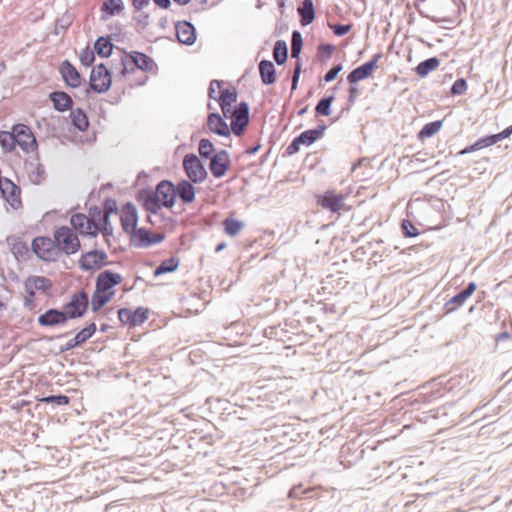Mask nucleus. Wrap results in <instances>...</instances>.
<instances>
[{"label": "nucleus", "mask_w": 512, "mask_h": 512, "mask_svg": "<svg viewBox=\"0 0 512 512\" xmlns=\"http://www.w3.org/2000/svg\"><path fill=\"white\" fill-rule=\"evenodd\" d=\"M121 274L104 270L96 277L95 290L91 298V310L100 311L115 295L114 287L122 282Z\"/></svg>", "instance_id": "f257e3e1"}, {"label": "nucleus", "mask_w": 512, "mask_h": 512, "mask_svg": "<svg viewBox=\"0 0 512 512\" xmlns=\"http://www.w3.org/2000/svg\"><path fill=\"white\" fill-rule=\"evenodd\" d=\"M112 86V73L104 63H100L92 68L88 87L84 90L85 97L90 92L101 94L107 92Z\"/></svg>", "instance_id": "f03ea898"}, {"label": "nucleus", "mask_w": 512, "mask_h": 512, "mask_svg": "<svg viewBox=\"0 0 512 512\" xmlns=\"http://www.w3.org/2000/svg\"><path fill=\"white\" fill-rule=\"evenodd\" d=\"M53 237L57 244V249L60 250V256L64 253L72 255L81 249L80 240L70 227L60 226L54 230Z\"/></svg>", "instance_id": "7ed1b4c3"}, {"label": "nucleus", "mask_w": 512, "mask_h": 512, "mask_svg": "<svg viewBox=\"0 0 512 512\" xmlns=\"http://www.w3.org/2000/svg\"><path fill=\"white\" fill-rule=\"evenodd\" d=\"M31 250L40 260L45 262H54L60 257V250L57 249L54 238L51 239L46 236L35 237L31 242Z\"/></svg>", "instance_id": "20e7f679"}, {"label": "nucleus", "mask_w": 512, "mask_h": 512, "mask_svg": "<svg viewBox=\"0 0 512 512\" xmlns=\"http://www.w3.org/2000/svg\"><path fill=\"white\" fill-rule=\"evenodd\" d=\"M123 71L125 75L128 72H133L136 68L145 72L153 71L156 66L154 60L147 54L139 51L126 52L122 57Z\"/></svg>", "instance_id": "39448f33"}, {"label": "nucleus", "mask_w": 512, "mask_h": 512, "mask_svg": "<svg viewBox=\"0 0 512 512\" xmlns=\"http://www.w3.org/2000/svg\"><path fill=\"white\" fill-rule=\"evenodd\" d=\"M12 128L15 146H19L25 153L36 152L38 160V143L31 128L23 123L14 124Z\"/></svg>", "instance_id": "423d86ee"}, {"label": "nucleus", "mask_w": 512, "mask_h": 512, "mask_svg": "<svg viewBox=\"0 0 512 512\" xmlns=\"http://www.w3.org/2000/svg\"><path fill=\"white\" fill-rule=\"evenodd\" d=\"M183 169L188 179L195 184L202 183L208 177V172L203 162L194 153H188L184 156Z\"/></svg>", "instance_id": "0eeeda50"}, {"label": "nucleus", "mask_w": 512, "mask_h": 512, "mask_svg": "<svg viewBox=\"0 0 512 512\" xmlns=\"http://www.w3.org/2000/svg\"><path fill=\"white\" fill-rule=\"evenodd\" d=\"M89 307L88 294L84 290L74 293L70 300L62 307L65 316L70 319H76L84 316Z\"/></svg>", "instance_id": "6e6552de"}, {"label": "nucleus", "mask_w": 512, "mask_h": 512, "mask_svg": "<svg viewBox=\"0 0 512 512\" xmlns=\"http://www.w3.org/2000/svg\"><path fill=\"white\" fill-rule=\"evenodd\" d=\"M249 123V104L246 101H241L233 108L231 115V124L229 127L231 129V132H233L235 136L241 137L244 134Z\"/></svg>", "instance_id": "1a4fd4ad"}, {"label": "nucleus", "mask_w": 512, "mask_h": 512, "mask_svg": "<svg viewBox=\"0 0 512 512\" xmlns=\"http://www.w3.org/2000/svg\"><path fill=\"white\" fill-rule=\"evenodd\" d=\"M128 235L130 236V245L136 248H148L165 239L164 233L152 234L151 231L145 227H137Z\"/></svg>", "instance_id": "9d476101"}, {"label": "nucleus", "mask_w": 512, "mask_h": 512, "mask_svg": "<svg viewBox=\"0 0 512 512\" xmlns=\"http://www.w3.org/2000/svg\"><path fill=\"white\" fill-rule=\"evenodd\" d=\"M107 258L104 250L92 249L81 255L78 265L83 271L100 270L109 264Z\"/></svg>", "instance_id": "9b49d317"}, {"label": "nucleus", "mask_w": 512, "mask_h": 512, "mask_svg": "<svg viewBox=\"0 0 512 512\" xmlns=\"http://www.w3.org/2000/svg\"><path fill=\"white\" fill-rule=\"evenodd\" d=\"M382 56L383 55L381 52L376 53L372 56V58L369 61L354 68L347 75V82L349 84H357L359 81H362L370 77L377 68L378 61L382 58Z\"/></svg>", "instance_id": "f8f14e48"}, {"label": "nucleus", "mask_w": 512, "mask_h": 512, "mask_svg": "<svg viewBox=\"0 0 512 512\" xmlns=\"http://www.w3.org/2000/svg\"><path fill=\"white\" fill-rule=\"evenodd\" d=\"M316 202L331 213H339L345 207V196L335 190H328L323 194L316 195Z\"/></svg>", "instance_id": "ddd939ff"}, {"label": "nucleus", "mask_w": 512, "mask_h": 512, "mask_svg": "<svg viewBox=\"0 0 512 512\" xmlns=\"http://www.w3.org/2000/svg\"><path fill=\"white\" fill-rule=\"evenodd\" d=\"M149 309L137 307L135 310L129 308H120L118 310V319L122 324L130 328L143 324L148 319Z\"/></svg>", "instance_id": "4468645a"}, {"label": "nucleus", "mask_w": 512, "mask_h": 512, "mask_svg": "<svg viewBox=\"0 0 512 512\" xmlns=\"http://www.w3.org/2000/svg\"><path fill=\"white\" fill-rule=\"evenodd\" d=\"M72 230L76 234L88 237H96L99 234V227L95 223L89 222L88 217L83 213H75L70 218Z\"/></svg>", "instance_id": "2eb2a0df"}, {"label": "nucleus", "mask_w": 512, "mask_h": 512, "mask_svg": "<svg viewBox=\"0 0 512 512\" xmlns=\"http://www.w3.org/2000/svg\"><path fill=\"white\" fill-rule=\"evenodd\" d=\"M155 194L159 196L161 207L171 209L175 205L177 193L175 192V184L170 180H161L155 189Z\"/></svg>", "instance_id": "dca6fc26"}, {"label": "nucleus", "mask_w": 512, "mask_h": 512, "mask_svg": "<svg viewBox=\"0 0 512 512\" xmlns=\"http://www.w3.org/2000/svg\"><path fill=\"white\" fill-rule=\"evenodd\" d=\"M208 166L211 174L215 178H222L231 166V159L229 153L226 150L217 151L211 157Z\"/></svg>", "instance_id": "f3484780"}, {"label": "nucleus", "mask_w": 512, "mask_h": 512, "mask_svg": "<svg viewBox=\"0 0 512 512\" xmlns=\"http://www.w3.org/2000/svg\"><path fill=\"white\" fill-rule=\"evenodd\" d=\"M136 200L141 204L143 209L151 214H157L162 208L159 201V196L149 188L140 189L137 192Z\"/></svg>", "instance_id": "a211bd4d"}, {"label": "nucleus", "mask_w": 512, "mask_h": 512, "mask_svg": "<svg viewBox=\"0 0 512 512\" xmlns=\"http://www.w3.org/2000/svg\"><path fill=\"white\" fill-rule=\"evenodd\" d=\"M59 72L67 87L75 89L81 86L82 76L69 60L60 64Z\"/></svg>", "instance_id": "6ab92c4d"}, {"label": "nucleus", "mask_w": 512, "mask_h": 512, "mask_svg": "<svg viewBox=\"0 0 512 512\" xmlns=\"http://www.w3.org/2000/svg\"><path fill=\"white\" fill-rule=\"evenodd\" d=\"M476 289L477 284L475 282H469L460 292L451 297L444 304L445 313H452L461 307Z\"/></svg>", "instance_id": "aec40b11"}, {"label": "nucleus", "mask_w": 512, "mask_h": 512, "mask_svg": "<svg viewBox=\"0 0 512 512\" xmlns=\"http://www.w3.org/2000/svg\"><path fill=\"white\" fill-rule=\"evenodd\" d=\"M175 31L178 41L181 44L191 46L196 42L197 33L195 26L186 20L175 23Z\"/></svg>", "instance_id": "412c9836"}, {"label": "nucleus", "mask_w": 512, "mask_h": 512, "mask_svg": "<svg viewBox=\"0 0 512 512\" xmlns=\"http://www.w3.org/2000/svg\"><path fill=\"white\" fill-rule=\"evenodd\" d=\"M121 226L126 234L131 233L138 225V212L132 202H127L122 207Z\"/></svg>", "instance_id": "4be33fe9"}, {"label": "nucleus", "mask_w": 512, "mask_h": 512, "mask_svg": "<svg viewBox=\"0 0 512 512\" xmlns=\"http://www.w3.org/2000/svg\"><path fill=\"white\" fill-rule=\"evenodd\" d=\"M38 324L43 327L64 325L68 321L63 309L50 308L38 316Z\"/></svg>", "instance_id": "5701e85b"}, {"label": "nucleus", "mask_w": 512, "mask_h": 512, "mask_svg": "<svg viewBox=\"0 0 512 512\" xmlns=\"http://www.w3.org/2000/svg\"><path fill=\"white\" fill-rule=\"evenodd\" d=\"M96 324L94 322L89 323L87 326L82 328L74 338L69 340L64 346L61 347L60 352H66L73 350L74 348L81 346L87 340L93 337L96 332Z\"/></svg>", "instance_id": "b1692460"}, {"label": "nucleus", "mask_w": 512, "mask_h": 512, "mask_svg": "<svg viewBox=\"0 0 512 512\" xmlns=\"http://www.w3.org/2000/svg\"><path fill=\"white\" fill-rule=\"evenodd\" d=\"M0 191L3 197L14 209H17L21 205L20 188L16 186L10 179H0Z\"/></svg>", "instance_id": "393cba45"}, {"label": "nucleus", "mask_w": 512, "mask_h": 512, "mask_svg": "<svg viewBox=\"0 0 512 512\" xmlns=\"http://www.w3.org/2000/svg\"><path fill=\"white\" fill-rule=\"evenodd\" d=\"M209 130L222 137H230L231 129L224 118L218 112H211L207 116Z\"/></svg>", "instance_id": "a878e982"}, {"label": "nucleus", "mask_w": 512, "mask_h": 512, "mask_svg": "<svg viewBox=\"0 0 512 512\" xmlns=\"http://www.w3.org/2000/svg\"><path fill=\"white\" fill-rule=\"evenodd\" d=\"M48 99L52 102L53 108L58 112H65L73 108V101L65 91H52L49 93Z\"/></svg>", "instance_id": "bb28decb"}, {"label": "nucleus", "mask_w": 512, "mask_h": 512, "mask_svg": "<svg viewBox=\"0 0 512 512\" xmlns=\"http://www.w3.org/2000/svg\"><path fill=\"white\" fill-rule=\"evenodd\" d=\"M51 287V280L44 276H29L24 282L25 292L30 293L31 295H33V291L35 293L36 291L47 293Z\"/></svg>", "instance_id": "cd10ccee"}, {"label": "nucleus", "mask_w": 512, "mask_h": 512, "mask_svg": "<svg viewBox=\"0 0 512 512\" xmlns=\"http://www.w3.org/2000/svg\"><path fill=\"white\" fill-rule=\"evenodd\" d=\"M193 184L194 182L189 179H182L175 185L177 197H179L184 204H190L195 200L196 189Z\"/></svg>", "instance_id": "c85d7f7f"}, {"label": "nucleus", "mask_w": 512, "mask_h": 512, "mask_svg": "<svg viewBox=\"0 0 512 512\" xmlns=\"http://www.w3.org/2000/svg\"><path fill=\"white\" fill-rule=\"evenodd\" d=\"M258 70L263 85H272L277 81L276 68L271 60L262 59L258 64Z\"/></svg>", "instance_id": "c756f323"}, {"label": "nucleus", "mask_w": 512, "mask_h": 512, "mask_svg": "<svg viewBox=\"0 0 512 512\" xmlns=\"http://www.w3.org/2000/svg\"><path fill=\"white\" fill-rule=\"evenodd\" d=\"M124 8L123 0H104L100 7L101 19L106 21L115 15H119Z\"/></svg>", "instance_id": "7c9ffc66"}, {"label": "nucleus", "mask_w": 512, "mask_h": 512, "mask_svg": "<svg viewBox=\"0 0 512 512\" xmlns=\"http://www.w3.org/2000/svg\"><path fill=\"white\" fill-rule=\"evenodd\" d=\"M327 126L322 121L317 127L301 132L298 137L304 146H310L324 136Z\"/></svg>", "instance_id": "2f4dec72"}, {"label": "nucleus", "mask_w": 512, "mask_h": 512, "mask_svg": "<svg viewBox=\"0 0 512 512\" xmlns=\"http://www.w3.org/2000/svg\"><path fill=\"white\" fill-rule=\"evenodd\" d=\"M300 24L307 26L315 19V8L312 0H302L297 8Z\"/></svg>", "instance_id": "473e14b6"}, {"label": "nucleus", "mask_w": 512, "mask_h": 512, "mask_svg": "<svg viewBox=\"0 0 512 512\" xmlns=\"http://www.w3.org/2000/svg\"><path fill=\"white\" fill-rule=\"evenodd\" d=\"M7 242L11 246V252L17 260H26L29 258V247L26 242L15 236L8 237Z\"/></svg>", "instance_id": "72a5a7b5"}, {"label": "nucleus", "mask_w": 512, "mask_h": 512, "mask_svg": "<svg viewBox=\"0 0 512 512\" xmlns=\"http://www.w3.org/2000/svg\"><path fill=\"white\" fill-rule=\"evenodd\" d=\"M114 44L109 36H99L94 42V52L101 58H108L113 52Z\"/></svg>", "instance_id": "f704fd0d"}, {"label": "nucleus", "mask_w": 512, "mask_h": 512, "mask_svg": "<svg viewBox=\"0 0 512 512\" xmlns=\"http://www.w3.org/2000/svg\"><path fill=\"white\" fill-rule=\"evenodd\" d=\"M70 119L72 125L81 132H85L89 127V120L87 114L81 108H72L70 110Z\"/></svg>", "instance_id": "c9c22d12"}, {"label": "nucleus", "mask_w": 512, "mask_h": 512, "mask_svg": "<svg viewBox=\"0 0 512 512\" xmlns=\"http://www.w3.org/2000/svg\"><path fill=\"white\" fill-rule=\"evenodd\" d=\"M440 65V60L437 57H430L428 59H425L424 61H421L416 67L415 72L416 74L424 78L426 77L430 72L436 70Z\"/></svg>", "instance_id": "e433bc0d"}, {"label": "nucleus", "mask_w": 512, "mask_h": 512, "mask_svg": "<svg viewBox=\"0 0 512 512\" xmlns=\"http://www.w3.org/2000/svg\"><path fill=\"white\" fill-rule=\"evenodd\" d=\"M180 265V259L176 256H172L168 259L163 260L154 270L153 274L158 277L162 274L171 273L178 269Z\"/></svg>", "instance_id": "4c0bfd02"}, {"label": "nucleus", "mask_w": 512, "mask_h": 512, "mask_svg": "<svg viewBox=\"0 0 512 512\" xmlns=\"http://www.w3.org/2000/svg\"><path fill=\"white\" fill-rule=\"evenodd\" d=\"M335 100L334 93L323 96L315 106L314 112L317 117L329 116L331 114V106Z\"/></svg>", "instance_id": "58836bf2"}, {"label": "nucleus", "mask_w": 512, "mask_h": 512, "mask_svg": "<svg viewBox=\"0 0 512 512\" xmlns=\"http://www.w3.org/2000/svg\"><path fill=\"white\" fill-rule=\"evenodd\" d=\"M273 59L277 65H284L288 59V46L286 41L277 40L273 47Z\"/></svg>", "instance_id": "ea45409f"}, {"label": "nucleus", "mask_w": 512, "mask_h": 512, "mask_svg": "<svg viewBox=\"0 0 512 512\" xmlns=\"http://www.w3.org/2000/svg\"><path fill=\"white\" fill-rule=\"evenodd\" d=\"M219 94L217 102L220 108L232 107L237 101V91L235 88H222Z\"/></svg>", "instance_id": "a19ab883"}, {"label": "nucleus", "mask_w": 512, "mask_h": 512, "mask_svg": "<svg viewBox=\"0 0 512 512\" xmlns=\"http://www.w3.org/2000/svg\"><path fill=\"white\" fill-rule=\"evenodd\" d=\"M26 166L29 167V179L32 183L40 184L44 181L46 171L41 163H37L34 166L33 162H26Z\"/></svg>", "instance_id": "79ce46f5"}, {"label": "nucleus", "mask_w": 512, "mask_h": 512, "mask_svg": "<svg viewBox=\"0 0 512 512\" xmlns=\"http://www.w3.org/2000/svg\"><path fill=\"white\" fill-rule=\"evenodd\" d=\"M442 124V120L426 123L419 131L418 139L423 140L434 136L441 129Z\"/></svg>", "instance_id": "37998d69"}, {"label": "nucleus", "mask_w": 512, "mask_h": 512, "mask_svg": "<svg viewBox=\"0 0 512 512\" xmlns=\"http://www.w3.org/2000/svg\"><path fill=\"white\" fill-rule=\"evenodd\" d=\"M224 231L229 236H236L244 227V223L235 218L228 217L223 221Z\"/></svg>", "instance_id": "c03bdc74"}, {"label": "nucleus", "mask_w": 512, "mask_h": 512, "mask_svg": "<svg viewBox=\"0 0 512 512\" xmlns=\"http://www.w3.org/2000/svg\"><path fill=\"white\" fill-rule=\"evenodd\" d=\"M453 3L447 2V0H433L432 9L434 15L438 17H451L449 13Z\"/></svg>", "instance_id": "a18cd8bd"}, {"label": "nucleus", "mask_w": 512, "mask_h": 512, "mask_svg": "<svg viewBox=\"0 0 512 512\" xmlns=\"http://www.w3.org/2000/svg\"><path fill=\"white\" fill-rule=\"evenodd\" d=\"M302 47V34L298 30H293L291 34V57L294 59L300 58Z\"/></svg>", "instance_id": "49530a36"}, {"label": "nucleus", "mask_w": 512, "mask_h": 512, "mask_svg": "<svg viewBox=\"0 0 512 512\" xmlns=\"http://www.w3.org/2000/svg\"><path fill=\"white\" fill-rule=\"evenodd\" d=\"M426 1L427 0H415L414 1V8L417 10V12L419 13V15L422 18L429 19L431 22H433L435 24H439V23H442V22L452 24L453 19L451 17H438L436 15L427 14L423 10H421L420 3H423V2H426Z\"/></svg>", "instance_id": "de8ad7c7"}, {"label": "nucleus", "mask_w": 512, "mask_h": 512, "mask_svg": "<svg viewBox=\"0 0 512 512\" xmlns=\"http://www.w3.org/2000/svg\"><path fill=\"white\" fill-rule=\"evenodd\" d=\"M0 146L5 152L11 153L15 150L13 128L11 131H0Z\"/></svg>", "instance_id": "09e8293b"}, {"label": "nucleus", "mask_w": 512, "mask_h": 512, "mask_svg": "<svg viewBox=\"0 0 512 512\" xmlns=\"http://www.w3.org/2000/svg\"><path fill=\"white\" fill-rule=\"evenodd\" d=\"M73 20V15L69 11H66L60 18L56 19L53 33L59 35L61 31L67 30L72 25Z\"/></svg>", "instance_id": "8fccbe9b"}, {"label": "nucleus", "mask_w": 512, "mask_h": 512, "mask_svg": "<svg viewBox=\"0 0 512 512\" xmlns=\"http://www.w3.org/2000/svg\"><path fill=\"white\" fill-rule=\"evenodd\" d=\"M199 155L203 159H211L216 153L214 144L207 138H202L198 144Z\"/></svg>", "instance_id": "3c124183"}, {"label": "nucleus", "mask_w": 512, "mask_h": 512, "mask_svg": "<svg viewBox=\"0 0 512 512\" xmlns=\"http://www.w3.org/2000/svg\"><path fill=\"white\" fill-rule=\"evenodd\" d=\"M106 215L103 211V209H101L100 207L98 206H92L90 209H89V222H93L95 223V226H101L102 224H104V219H105Z\"/></svg>", "instance_id": "603ef678"}, {"label": "nucleus", "mask_w": 512, "mask_h": 512, "mask_svg": "<svg viewBox=\"0 0 512 512\" xmlns=\"http://www.w3.org/2000/svg\"><path fill=\"white\" fill-rule=\"evenodd\" d=\"M401 232L406 238L416 237L420 234L415 225L408 219H403L400 224Z\"/></svg>", "instance_id": "864d4df0"}, {"label": "nucleus", "mask_w": 512, "mask_h": 512, "mask_svg": "<svg viewBox=\"0 0 512 512\" xmlns=\"http://www.w3.org/2000/svg\"><path fill=\"white\" fill-rule=\"evenodd\" d=\"M80 62L85 67H90L95 61V52L89 47L84 48L79 55Z\"/></svg>", "instance_id": "5fc2aeb1"}, {"label": "nucleus", "mask_w": 512, "mask_h": 512, "mask_svg": "<svg viewBox=\"0 0 512 512\" xmlns=\"http://www.w3.org/2000/svg\"><path fill=\"white\" fill-rule=\"evenodd\" d=\"M468 88L467 81L464 78H458L451 86L450 93L453 96L465 94Z\"/></svg>", "instance_id": "6e6d98bb"}, {"label": "nucleus", "mask_w": 512, "mask_h": 512, "mask_svg": "<svg viewBox=\"0 0 512 512\" xmlns=\"http://www.w3.org/2000/svg\"><path fill=\"white\" fill-rule=\"evenodd\" d=\"M45 403H53L59 406L67 405L70 402V398L63 394L49 395L42 399Z\"/></svg>", "instance_id": "4d7b16f0"}, {"label": "nucleus", "mask_w": 512, "mask_h": 512, "mask_svg": "<svg viewBox=\"0 0 512 512\" xmlns=\"http://www.w3.org/2000/svg\"><path fill=\"white\" fill-rule=\"evenodd\" d=\"M118 205L115 199L113 198H106L103 202V211L108 218H110L111 214H117L118 213Z\"/></svg>", "instance_id": "13d9d810"}, {"label": "nucleus", "mask_w": 512, "mask_h": 512, "mask_svg": "<svg viewBox=\"0 0 512 512\" xmlns=\"http://www.w3.org/2000/svg\"><path fill=\"white\" fill-rule=\"evenodd\" d=\"M334 50H335L334 45L330 44V43H324V44H320L318 46V54L321 58H324V59L331 58Z\"/></svg>", "instance_id": "bf43d9fd"}, {"label": "nucleus", "mask_w": 512, "mask_h": 512, "mask_svg": "<svg viewBox=\"0 0 512 512\" xmlns=\"http://www.w3.org/2000/svg\"><path fill=\"white\" fill-rule=\"evenodd\" d=\"M343 65L341 63L333 65L324 75L325 82L333 81L337 75L342 71Z\"/></svg>", "instance_id": "052dcab7"}, {"label": "nucleus", "mask_w": 512, "mask_h": 512, "mask_svg": "<svg viewBox=\"0 0 512 512\" xmlns=\"http://www.w3.org/2000/svg\"><path fill=\"white\" fill-rule=\"evenodd\" d=\"M329 27L332 29L333 33L336 35V36H344L346 34H348L352 28V24H335V25H329Z\"/></svg>", "instance_id": "680f3d73"}, {"label": "nucleus", "mask_w": 512, "mask_h": 512, "mask_svg": "<svg viewBox=\"0 0 512 512\" xmlns=\"http://www.w3.org/2000/svg\"><path fill=\"white\" fill-rule=\"evenodd\" d=\"M303 145L300 138L296 136L287 146L284 155L291 156L299 152L300 146Z\"/></svg>", "instance_id": "e2e57ef3"}, {"label": "nucleus", "mask_w": 512, "mask_h": 512, "mask_svg": "<svg viewBox=\"0 0 512 512\" xmlns=\"http://www.w3.org/2000/svg\"><path fill=\"white\" fill-rule=\"evenodd\" d=\"M454 408H455V406L452 403L443 405V406L437 408L434 417L436 419H441V418L447 417V416H449L450 412H452L454 410Z\"/></svg>", "instance_id": "0e129e2a"}, {"label": "nucleus", "mask_w": 512, "mask_h": 512, "mask_svg": "<svg viewBox=\"0 0 512 512\" xmlns=\"http://www.w3.org/2000/svg\"><path fill=\"white\" fill-rule=\"evenodd\" d=\"M222 85H223V81H221V80H212L210 82V85L208 88V96L210 99L217 101L218 97L215 95V93H216L215 86H217V88L220 90V89H222Z\"/></svg>", "instance_id": "69168bd1"}, {"label": "nucleus", "mask_w": 512, "mask_h": 512, "mask_svg": "<svg viewBox=\"0 0 512 512\" xmlns=\"http://www.w3.org/2000/svg\"><path fill=\"white\" fill-rule=\"evenodd\" d=\"M99 227V232H102L104 236H111L113 233V227L111 226L110 219L108 216L104 219V224Z\"/></svg>", "instance_id": "338daca9"}, {"label": "nucleus", "mask_w": 512, "mask_h": 512, "mask_svg": "<svg viewBox=\"0 0 512 512\" xmlns=\"http://www.w3.org/2000/svg\"><path fill=\"white\" fill-rule=\"evenodd\" d=\"M359 94V89L356 84H350L348 88V103L349 105H353L356 101V98Z\"/></svg>", "instance_id": "774afa93"}]
</instances>
